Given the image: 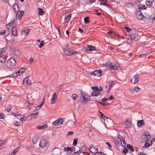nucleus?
Masks as SVG:
<instances>
[{"label": "nucleus", "instance_id": "f257e3e1", "mask_svg": "<svg viewBox=\"0 0 155 155\" xmlns=\"http://www.w3.org/2000/svg\"><path fill=\"white\" fill-rule=\"evenodd\" d=\"M90 96H89L85 92H82L81 95V100L82 102H86L90 98Z\"/></svg>", "mask_w": 155, "mask_h": 155}, {"label": "nucleus", "instance_id": "f03ea898", "mask_svg": "<svg viewBox=\"0 0 155 155\" xmlns=\"http://www.w3.org/2000/svg\"><path fill=\"white\" fill-rule=\"evenodd\" d=\"M91 88L92 90H94L91 94L92 96H96L101 94V92H99V88L97 87H93Z\"/></svg>", "mask_w": 155, "mask_h": 155}, {"label": "nucleus", "instance_id": "7ed1b4c3", "mask_svg": "<svg viewBox=\"0 0 155 155\" xmlns=\"http://www.w3.org/2000/svg\"><path fill=\"white\" fill-rule=\"evenodd\" d=\"M139 76L137 74L134 75L130 80V82L134 84L137 83L138 81Z\"/></svg>", "mask_w": 155, "mask_h": 155}, {"label": "nucleus", "instance_id": "20e7f679", "mask_svg": "<svg viewBox=\"0 0 155 155\" xmlns=\"http://www.w3.org/2000/svg\"><path fill=\"white\" fill-rule=\"evenodd\" d=\"M12 8L15 13L16 16H17L18 15L19 11L18 5L17 4H14L12 6Z\"/></svg>", "mask_w": 155, "mask_h": 155}, {"label": "nucleus", "instance_id": "39448f33", "mask_svg": "<svg viewBox=\"0 0 155 155\" xmlns=\"http://www.w3.org/2000/svg\"><path fill=\"white\" fill-rule=\"evenodd\" d=\"M107 67H109L112 70H116L117 69V67L115 63H110L107 64Z\"/></svg>", "mask_w": 155, "mask_h": 155}, {"label": "nucleus", "instance_id": "423d86ee", "mask_svg": "<svg viewBox=\"0 0 155 155\" xmlns=\"http://www.w3.org/2000/svg\"><path fill=\"white\" fill-rule=\"evenodd\" d=\"M31 83V81L29 77H26L23 80V84L25 86H26L28 84Z\"/></svg>", "mask_w": 155, "mask_h": 155}, {"label": "nucleus", "instance_id": "0eeeda50", "mask_svg": "<svg viewBox=\"0 0 155 155\" xmlns=\"http://www.w3.org/2000/svg\"><path fill=\"white\" fill-rule=\"evenodd\" d=\"M7 62L11 66H15L16 64L15 60L12 58H11L8 59L7 61Z\"/></svg>", "mask_w": 155, "mask_h": 155}, {"label": "nucleus", "instance_id": "6e6552de", "mask_svg": "<svg viewBox=\"0 0 155 155\" xmlns=\"http://www.w3.org/2000/svg\"><path fill=\"white\" fill-rule=\"evenodd\" d=\"M132 123L128 119H126L124 122V126L125 128H128L130 127Z\"/></svg>", "mask_w": 155, "mask_h": 155}, {"label": "nucleus", "instance_id": "1a4fd4ad", "mask_svg": "<svg viewBox=\"0 0 155 155\" xmlns=\"http://www.w3.org/2000/svg\"><path fill=\"white\" fill-rule=\"evenodd\" d=\"M91 74L94 76L99 77L101 75V72L100 70H95L94 72H91Z\"/></svg>", "mask_w": 155, "mask_h": 155}, {"label": "nucleus", "instance_id": "9d476101", "mask_svg": "<svg viewBox=\"0 0 155 155\" xmlns=\"http://www.w3.org/2000/svg\"><path fill=\"white\" fill-rule=\"evenodd\" d=\"M46 145V140L45 139H42L40 140L39 146L40 147H44Z\"/></svg>", "mask_w": 155, "mask_h": 155}, {"label": "nucleus", "instance_id": "9b49d317", "mask_svg": "<svg viewBox=\"0 0 155 155\" xmlns=\"http://www.w3.org/2000/svg\"><path fill=\"white\" fill-rule=\"evenodd\" d=\"M38 114L39 112H37L33 114H31L28 116L27 117L30 120L32 118H36V117L38 115Z\"/></svg>", "mask_w": 155, "mask_h": 155}, {"label": "nucleus", "instance_id": "f8f14e48", "mask_svg": "<svg viewBox=\"0 0 155 155\" xmlns=\"http://www.w3.org/2000/svg\"><path fill=\"white\" fill-rule=\"evenodd\" d=\"M64 53L67 55H71L73 54L72 51L70 50L68 48H66L64 51Z\"/></svg>", "mask_w": 155, "mask_h": 155}, {"label": "nucleus", "instance_id": "ddd939ff", "mask_svg": "<svg viewBox=\"0 0 155 155\" xmlns=\"http://www.w3.org/2000/svg\"><path fill=\"white\" fill-rule=\"evenodd\" d=\"M89 151L92 153L96 154L97 152V148H95L94 146H92L90 148Z\"/></svg>", "mask_w": 155, "mask_h": 155}, {"label": "nucleus", "instance_id": "4468645a", "mask_svg": "<svg viewBox=\"0 0 155 155\" xmlns=\"http://www.w3.org/2000/svg\"><path fill=\"white\" fill-rule=\"evenodd\" d=\"M12 34L14 36H16L18 34L16 28L15 26L12 28Z\"/></svg>", "mask_w": 155, "mask_h": 155}, {"label": "nucleus", "instance_id": "2eb2a0df", "mask_svg": "<svg viewBox=\"0 0 155 155\" xmlns=\"http://www.w3.org/2000/svg\"><path fill=\"white\" fill-rule=\"evenodd\" d=\"M144 125V122L143 120H139L137 121V125L138 127H141L142 125Z\"/></svg>", "mask_w": 155, "mask_h": 155}, {"label": "nucleus", "instance_id": "dca6fc26", "mask_svg": "<svg viewBox=\"0 0 155 155\" xmlns=\"http://www.w3.org/2000/svg\"><path fill=\"white\" fill-rule=\"evenodd\" d=\"M56 98H57V94L54 93L52 96V98L51 100V104H54L55 103V99Z\"/></svg>", "mask_w": 155, "mask_h": 155}, {"label": "nucleus", "instance_id": "f3484780", "mask_svg": "<svg viewBox=\"0 0 155 155\" xmlns=\"http://www.w3.org/2000/svg\"><path fill=\"white\" fill-rule=\"evenodd\" d=\"M71 17V14H68L65 18L64 19V22L65 23L68 22L70 21Z\"/></svg>", "mask_w": 155, "mask_h": 155}, {"label": "nucleus", "instance_id": "a211bd4d", "mask_svg": "<svg viewBox=\"0 0 155 155\" xmlns=\"http://www.w3.org/2000/svg\"><path fill=\"white\" fill-rule=\"evenodd\" d=\"M19 149V147H18L16 148L14 150L12 151L10 154V155H14L17 153Z\"/></svg>", "mask_w": 155, "mask_h": 155}, {"label": "nucleus", "instance_id": "6ab92c4d", "mask_svg": "<svg viewBox=\"0 0 155 155\" xmlns=\"http://www.w3.org/2000/svg\"><path fill=\"white\" fill-rule=\"evenodd\" d=\"M48 126L47 125L45 124L43 125L38 126L37 127V129L39 130L43 129L44 128H46Z\"/></svg>", "mask_w": 155, "mask_h": 155}, {"label": "nucleus", "instance_id": "aec40b11", "mask_svg": "<svg viewBox=\"0 0 155 155\" xmlns=\"http://www.w3.org/2000/svg\"><path fill=\"white\" fill-rule=\"evenodd\" d=\"M116 81H112L109 84V89L108 90V92H109L110 91L111 88H112V86L114 85Z\"/></svg>", "mask_w": 155, "mask_h": 155}, {"label": "nucleus", "instance_id": "412c9836", "mask_svg": "<svg viewBox=\"0 0 155 155\" xmlns=\"http://www.w3.org/2000/svg\"><path fill=\"white\" fill-rule=\"evenodd\" d=\"M38 13L39 15H43L44 14V12L43 11V10L40 8H38Z\"/></svg>", "mask_w": 155, "mask_h": 155}, {"label": "nucleus", "instance_id": "4be33fe9", "mask_svg": "<svg viewBox=\"0 0 155 155\" xmlns=\"http://www.w3.org/2000/svg\"><path fill=\"white\" fill-rule=\"evenodd\" d=\"M154 0H147L146 2V4L147 6L151 5L153 2Z\"/></svg>", "mask_w": 155, "mask_h": 155}, {"label": "nucleus", "instance_id": "5701e85b", "mask_svg": "<svg viewBox=\"0 0 155 155\" xmlns=\"http://www.w3.org/2000/svg\"><path fill=\"white\" fill-rule=\"evenodd\" d=\"M63 119L60 118L57 120V123L58 125L61 124L63 123Z\"/></svg>", "mask_w": 155, "mask_h": 155}, {"label": "nucleus", "instance_id": "b1692460", "mask_svg": "<svg viewBox=\"0 0 155 155\" xmlns=\"http://www.w3.org/2000/svg\"><path fill=\"white\" fill-rule=\"evenodd\" d=\"M126 147L128 149H130L131 152H133L134 151V150L133 147L132 146H131L130 144H127V145Z\"/></svg>", "mask_w": 155, "mask_h": 155}, {"label": "nucleus", "instance_id": "393cba45", "mask_svg": "<svg viewBox=\"0 0 155 155\" xmlns=\"http://www.w3.org/2000/svg\"><path fill=\"white\" fill-rule=\"evenodd\" d=\"M89 45H87L84 47L83 48L84 51H89Z\"/></svg>", "mask_w": 155, "mask_h": 155}, {"label": "nucleus", "instance_id": "a878e982", "mask_svg": "<svg viewBox=\"0 0 155 155\" xmlns=\"http://www.w3.org/2000/svg\"><path fill=\"white\" fill-rule=\"evenodd\" d=\"M144 16L142 14V13H140L137 16V19L139 20H140L142 19Z\"/></svg>", "mask_w": 155, "mask_h": 155}, {"label": "nucleus", "instance_id": "bb28decb", "mask_svg": "<svg viewBox=\"0 0 155 155\" xmlns=\"http://www.w3.org/2000/svg\"><path fill=\"white\" fill-rule=\"evenodd\" d=\"M24 12L23 11H21L20 12V14L18 16V19L19 20H21L22 17V16L24 14Z\"/></svg>", "mask_w": 155, "mask_h": 155}, {"label": "nucleus", "instance_id": "cd10ccee", "mask_svg": "<svg viewBox=\"0 0 155 155\" xmlns=\"http://www.w3.org/2000/svg\"><path fill=\"white\" fill-rule=\"evenodd\" d=\"M13 54L16 56H18L20 54L19 51L18 50H15L13 51Z\"/></svg>", "mask_w": 155, "mask_h": 155}, {"label": "nucleus", "instance_id": "c85d7f7f", "mask_svg": "<svg viewBox=\"0 0 155 155\" xmlns=\"http://www.w3.org/2000/svg\"><path fill=\"white\" fill-rule=\"evenodd\" d=\"M64 150L65 151H73V150H72L71 148L68 147H64Z\"/></svg>", "mask_w": 155, "mask_h": 155}, {"label": "nucleus", "instance_id": "c756f323", "mask_svg": "<svg viewBox=\"0 0 155 155\" xmlns=\"http://www.w3.org/2000/svg\"><path fill=\"white\" fill-rule=\"evenodd\" d=\"M89 51H92L96 50V48L95 47L89 45Z\"/></svg>", "mask_w": 155, "mask_h": 155}, {"label": "nucleus", "instance_id": "7c9ffc66", "mask_svg": "<svg viewBox=\"0 0 155 155\" xmlns=\"http://www.w3.org/2000/svg\"><path fill=\"white\" fill-rule=\"evenodd\" d=\"M99 113L100 114V115L101 116V117L104 120H105V119H107L108 118H107L106 117L104 114H103L101 112H99Z\"/></svg>", "mask_w": 155, "mask_h": 155}, {"label": "nucleus", "instance_id": "2f4dec72", "mask_svg": "<svg viewBox=\"0 0 155 155\" xmlns=\"http://www.w3.org/2000/svg\"><path fill=\"white\" fill-rule=\"evenodd\" d=\"M89 17L87 16L84 18V22L86 24L88 23L89 22Z\"/></svg>", "mask_w": 155, "mask_h": 155}, {"label": "nucleus", "instance_id": "473e14b6", "mask_svg": "<svg viewBox=\"0 0 155 155\" xmlns=\"http://www.w3.org/2000/svg\"><path fill=\"white\" fill-rule=\"evenodd\" d=\"M151 146L150 144L147 142H146L144 145V146L143 147V148H146L149 147L150 146Z\"/></svg>", "mask_w": 155, "mask_h": 155}, {"label": "nucleus", "instance_id": "72a5a7b5", "mask_svg": "<svg viewBox=\"0 0 155 155\" xmlns=\"http://www.w3.org/2000/svg\"><path fill=\"white\" fill-rule=\"evenodd\" d=\"M140 91V88L138 87H135L134 89V91L136 92H139Z\"/></svg>", "mask_w": 155, "mask_h": 155}, {"label": "nucleus", "instance_id": "f704fd0d", "mask_svg": "<svg viewBox=\"0 0 155 155\" xmlns=\"http://www.w3.org/2000/svg\"><path fill=\"white\" fill-rule=\"evenodd\" d=\"M125 5L128 7H132L133 5L130 2H127L126 3Z\"/></svg>", "mask_w": 155, "mask_h": 155}, {"label": "nucleus", "instance_id": "c9c22d12", "mask_svg": "<svg viewBox=\"0 0 155 155\" xmlns=\"http://www.w3.org/2000/svg\"><path fill=\"white\" fill-rule=\"evenodd\" d=\"M5 62V59L3 58L2 57L0 58V62L2 64H3Z\"/></svg>", "mask_w": 155, "mask_h": 155}, {"label": "nucleus", "instance_id": "e433bc0d", "mask_svg": "<svg viewBox=\"0 0 155 155\" xmlns=\"http://www.w3.org/2000/svg\"><path fill=\"white\" fill-rule=\"evenodd\" d=\"M27 120V118L24 116H22V117H21L20 119V120L21 121H25Z\"/></svg>", "mask_w": 155, "mask_h": 155}, {"label": "nucleus", "instance_id": "4c0bfd02", "mask_svg": "<svg viewBox=\"0 0 155 155\" xmlns=\"http://www.w3.org/2000/svg\"><path fill=\"white\" fill-rule=\"evenodd\" d=\"M100 2V5H105V3L106 2V0H98Z\"/></svg>", "mask_w": 155, "mask_h": 155}, {"label": "nucleus", "instance_id": "58836bf2", "mask_svg": "<svg viewBox=\"0 0 155 155\" xmlns=\"http://www.w3.org/2000/svg\"><path fill=\"white\" fill-rule=\"evenodd\" d=\"M100 103L103 105L106 106H108L109 105V103L103 101L102 102H100Z\"/></svg>", "mask_w": 155, "mask_h": 155}, {"label": "nucleus", "instance_id": "ea45409f", "mask_svg": "<svg viewBox=\"0 0 155 155\" xmlns=\"http://www.w3.org/2000/svg\"><path fill=\"white\" fill-rule=\"evenodd\" d=\"M19 70L20 71V72H21V74H22L24 72H25L26 70V69L24 68H21Z\"/></svg>", "mask_w": 155, "mask_h": 155}, {"label": "nucleus", "instance_id": "a19ab883", "mask_svg": "<svg viewBox=\"0 0 155 155\" xmlns=\"http://www.w3.org/2000/svg\"><path fill=\"white\" fill-rule=\"evenodd\" d=\"M78 140L77 138H76L74 139L73 142V144L74 146H76L77 144V143Z\"/></svg>", "mask_w": 155, "mask_h": 155}, {"label": "nucleus", "instance_id": "79ce46f5", "mask_svg": "<svg viewBox=\"0 0 155 155\" xmlns=\"http://www.w3.org/2000/svg\"><path fill=\"white\" fill-rule=\"evenodd\" d=\"M124 28L125 30L127 32H128L131 31L132 30L131 28L128 27H125Z\"/></svg>", "mask_w": 155, "mask_h": 155}, {"label": "nucleus", "instance_id": "37998d69", "mask_svg": "<svg viewBox=\"0 0 155 155\" xmlns=\"http://www.w3.org/2000/svg\"><path fill=\"white\" fill-rule=\"evenodd\" d=\"M118 138L120 140L121 143L122 142V140H124L123 138L120 135H119L118 136Z\"/></svg>", "mask_w": 155, "mask_h": 155}, {"label": "nucleus", "instance_id": "c03bdc74", "mask_svg": "<svg viewBox=\"0 0 155 155\" xmlns=\"http://www.w3.org/2000/svg\"><path fill=\"white\" fill-rule=\"evenodd\" d=\"M122 152L124 154H126L128 152L127 149L126 148H124L123 150L122 151Z\"/></svg>", "mask_w": 155, "mask_h": 155}, {"label": "nucleus", "instance_id": "a18cd8bd", "mask_svg": "<svg viewBox=\"0 0 155 155\" xmlns=\"http://www.w3.org/2000/svg\"><path fill=\"white\" fill-rule=\"evenodd\" d=\"M151 138L150 136H146L144 137V139L146 141H148Z\"/></svg>", "mask_w": 155, "mask_h": 155}, {"label": "nucleus", "instance_id": "49530a36", "mask_svg": "<svg viewBox=\"0 0 155 155\" xmlns=\"http://www.w3.org/2000/svg\"><path fill=\"white\" fill-rule=\"evenodd\" d=\"M4 55L3 51L1 49H0V58L2 57Z\"/></svg>", "mask_w": 155, "mask_h": 155}, {"label": "nucleus", "instance_id": "de8ad7c7", "mask_svg": "<svg viewBox=\"0 0 155 155\" xmlns=\"http://www.w3.org/2000/svg\"><path fill=\"white\" fill-rule=\"evenodd\" d=\"M130 39H133L135 38V35L134 34H132L130 35Z\"/></svg>", "mask_w": 155, "mask_h": 155}, {"label": "nucleus", "instance_id": "09e8293b", "mask_svg": "<svg viewBox=\"0 0 155 155\" xmlns=\"http://www.w3.org/2000/svg\"><path fill=\"white\" fill-rule=\"evenodd\" d=\"M37 142V138L36 137H34L32 139V142L34 144H36Z\"/></svg>", "mask_w": 155, "mask_h": 155}, {"label": "nucleus", "instance_id": "8fccbe9b", "mask_svg": "<svg viewBox=\"0 0 155 155\" xmlns=\"http://www.w3.org/2000/svg\"><path fill=\"white\" fill-rule=\"evenodd\" d=\"M13 23L12 22H10L8 23L7 25H6V27H13Z\"/></svg>", "mask_w": 155, "mask_h": 155}, {"label": "nucleus", "instance_id": "3c124183", "mask_svg": "<svg viewBox=\"0 0 155 155\" xmlns=\"http://www.w3.org/2000/svg\"><path fill=\"white\" fill-rule=\"evenodd\" d=\"M77 96V95L76 94H73L72 95V98L74 100H76Z\"/></svg>", "mask_w": 155, "mask_h": 155}, {"label": "nucleus", "instance_id": "603ef678", "mask_svg": "<svg viewBox=\"0 0 155 155\" xmlns=\"http://www.w3.org/2000/svg\"><path fill=\"white\" fill-rule=\"evenodd\" d=\"M44 43L42 41L41 42L40 44L39 45V47L40 48H41L42 47L44 46Z\"/></svg>", "mask_w": 155, "mask_h": 155}, {"label": "nucleus", "instance_id": "864d4df0", "mask_svg": "<svg viewBox=\"0 0 155 155\" xmlns=\"http://www.w3.org/2000/svg\"><path fill=\"white\" fill-rule=\"evenodd\" d=\"M122 141L123 143H122V142L121 143L122 146L123 147H125L126 144V143L124 139L122 140Z\"/></svg>", "mask_w": 155, "mask_h": 155}, {"label": "nucleus", "instance_id": "5fc2aeb1", "mask_svg": "<svg viewBox=\"0 0 155 155\" xmlns=\"http://www.w3.org/2000/svg\"><path fill=\"white\" fill-rule=\"evenodd\" d=\"M95 12H96V13H95V14H96V15H99H99H101V13H100V12H98V10H97V9L95 10Z\"/></svg>", "mask_w": 155, "mask_h": 155}, {"label": "nucleus", "instance_id": "6e6d98bb", "mask_svg": "<svg viewBox=\"0 0 155 155\" xmlns=\"http://www.w3.org/2000/svg\"><path fill=\"white\" fill-rule=\"evenodd\" d=\"M14 124L16 126H19L20 125V122L17 121H15Z\"/></svg>", "mask_w": 155, "mask_h": 155}, {"label": "nucleus", "instance_id": "4d7b16f0", "mask_svg": "<svg viewBox=\"0 0 155 155\" xmlns=\"http://www.w3.org/2000/svg\"><path fill=\"white\" fill-rule=\"evenodd\" d=\"M5 141V140H0V145H1V147L4 143Z\"/></svg>", "mask_w": 155, "mask_h": 155}, {"label": "nucleus", "instance_id": "13d9d810", "mask_svg": "<svg viewBox=\"0 0 155 155\" xmlns=\"http://www.w3.org/2000/svg\"><path fill=\"white\" fill-rule=\"evenodd\" d=\"M4 117V114L2 113H0V119H3Z\"/></svg>", "mask_w": 155, "mask_h": 155}, {"label": "nucleus", "instance_id": "bf43d9fd", "mask_svg": "<svg viewBox=\"0 0 155 155\" xmlns=\"http://www.w3.org/2000/svg\"><path fill=\"white\" fill-rule=\"evenodd\" d=\"M23 32H25V35H27L29 33V31L28 30H27L26 31H22L21 33H23Z\"/></svg>", "mask_w": 155, "mask_h": 155}, {"label": "nucleus", "instance_id": "052dcab7", "mask_svg": "<svg viewBox=\"0 0 155 155\" xmlns=\"http://www.w3.org/2000/svg\"><path fill=\"white\" fill-rule=\"evenodd\" d=\"M18 76V74H17V73H13L12 75V77H15L17 76Z\"/></svg>", "mask_w": 155, "mask_h": 155}, {"label": "nucleus", "instance_id": "680f3d73", "mask_svg": "<svg viewBox=\"0 0 155 155\" xmlns=\"http://www.w3.org/2000/svg\"><path fill=\"white\" fill-rule=\"evenodd\" d=\"M150 134V133L148 131H145L144 133V135L146 136H149V134Z\"/></svg>", "mask_w": 155, "mask_h": 155}, {"label": "nucleus", "instance_id": "e2e57ef3", "mask_svg": "<svg viewBox=\"0 0 155 155\" xmlns=\"http://www.w3.org/2000/svg\"><path fill=\"white\" fill-rule=\"evenodd\" d=\"M145 6L144 5H143L139 7V9H145Z\"/></svg>", "mask_w": 155, "mask_h": 155}, {"label": "nucleus", "instance_id": "0e129e2a", "mask_svg": "<svg viewBox=\"0 0 155 155\" xmlns=\"http://www.w3.org/2000/svg\"><path fill=\"white\" fill-rule=\"evenodd\" d=\"M81 150H78V151H76V152H74V154L77 153V154H80L81 153Z\"/></svg>", "mask_w": 155, "mask_h": 155}, {"label": "nucleus", "instance_id": "69168bd1", "mask_svg": "<svg viewBox=\"0 0 155 155\" xmlns=\"http://www.w3.org/2000/svg\"><path fill=\"white\" fill-rule=\"evenodd\" d=\"M7 28V31L9 32L11 30H12V28L13 27H6Z\"/></svg>", "mask_w": 155, "mask_h": 155}, {"label": "nucleus", "instance_id": "338daca9", "mask_svg": "<svg viewBox=\"0 0 155 155\" xmlns=\"http://www.w3.org/2000/svg\"><path fill=\"white\" fill-rule=\"evenodd\" d=\"M81 149L82 150H86V147L85 146H83L81 147Z\"/></svg>", "mask_w": 155, "mask_h": 155}, {"label": "nucleus", "instance_id": "774afa93", "mask_svg": "<svg viewBox=\"0 0 155 155\" xmlns=\"http://www.w3.org/2000/svg\"><path fill=\"white\" fill-rule=\"evenodd\" d=\"M138 155H147V154L144 153L143 152H141L138 153Z\"/></svg>", "mask_w": 155, "mask_h": 155}]
</instances>
